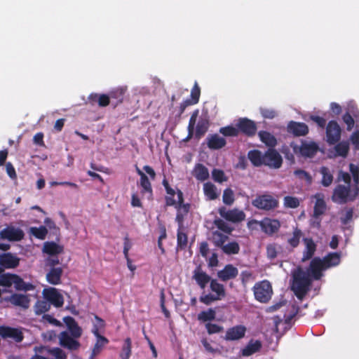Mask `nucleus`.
Masks as SVG:
<instances>
[{"mask_svg":"<svg viewBox=\"0 0 359 359\" xmlns=\"http://www.w3.org/2000/svg\"><path fill=\"white\" fill-rule=\"evenodd\" d=\"M248 157L253 165L258 167L263 165L264 155L259 150H250L248 154Z\"/></svg>","mask_w":359,"mask_h":359,"instance_id":"obj_37","label":"nucleus"},{"mask_svg":"<svg viewBox=\"0 0 359 359\" xmlns=\"http://www.w3.org/2000/svg\"><path fill=\"white\" fill-rule=\"evenodd\" d=\"M48 353L55 358V359H67L66 353L60 348H53L49 349Z\"/></svg>","mask_w":359,"mask_h":359,"instance_id":"obj_64","label":"nucleus"},{"mask_svg":"<svg viewBox=\"0 0 359 359\" xmlns=\"http://www.w3.org/2000/svg\"><path fill=\"white\" fill-rule=\"evenodd\" d=\"M287 130L295 137L305 136L309 133V127L304 123L291 121L287 124Z\"/></svg>","mask_w":359,"mask_h":359,"instance_id":"obj_16","label":"nucleus"},{"mask_svg":"<svg viewBox=\"0 0 359 359\" xmlns=\"http://www.w3.org/2000/svg\"><path fill=\"white\" fill-rule=\"evenodd\" d=\"M353 196V192L350 186L338 184L333 191L332 200L334 203L344 204L348 201H353L355 199H351Z\"/></svg>","mask_w":359,"mask_h":359,"instance_id":"obj_4","label":"nucleus"},{"mask_svg":"<svg viewBox=\"0 0 359 359\" xmlns=\"http://www.w3.org/2000/svg\"><path fill=\"white\" fill-rule=\"evenodd\" d=\"M334 149L337 156L346 157L349 151V144L346 141L338 142L334 147Z\"/></svg>","mask_w":359,"mask_h":359,"instance_id":"obj_45","label":"nucleus"},{"mask_svg":"<svg viewBox=\"0 0 359 359\" xmlns=\"http://www.w3.org/2000/svg\"><path fill=\"white\" fill-rule=\"evenodd\" d=\"M209 128V121L207 118H201L196 126L195 137L196 139H201L205 133L208 131Z\"/></svg>","mask_w":359,"mask_h":359,"instance_id":"obj_36","label":"nucleus"},{"mask_svg":"<svg viewBox=\"0 0 359 359\" xmlns=\"http://www.w3.org/2000/svg\"><path fill=\"white\" fill-rule=\"evenodd\" d=\"M194 177L201 182L209 178V171L208 168L201 163H197L193 170Z\"/></svg>","mask_w":359,"mask_h":359,"instance_id":"obj_34","label":"nucleus"},{"mask_svg":"<svg viewBox=\"0 0 359 359\" xmlns=\"http://www.w3.org/2000/svg\"><path fill=\"white\" fill-rule=\"evenodd\" d=\"M228 236L218 231L212 233V241L215 245L217 248H223L225 242L227 241Z\"/></svg>","mask_w":359,"mask_h":359,"instance_id":"obj_47","label":"nucleus"},{"mask_svg":"<svg viewBox=\"0 0 359 359\" xmlns=\"http://www.w3.org/2000/svg\"><path fill=\"white\" fill-rule=\"evenodd\" d=\"M291 289L300 300L306 296L312 284V279L301 266H298L292 273Z\"/></svg>","mask_w":359,"mask_h":359,"instance_id":"obj_1","label":"nucleus"},{"mask_svg":"<svg viewBox=\"0 0 359 359\" xmlns=\"http://www.w3.org/2000/svg\"><path fill=\"white\" fill-rule=\"evenodd\" d=\"M216 311L215 309L210 308L206 311H202L198 314L197 318L201 322L212 321L215 319Z\"/></svg>","mask_w":359,"mask_h":359,"instance_id":"obj_42","label":"nucleus"},{"mask_svg":"<svg viewBox=\"0 0 359 359\" xmlns=\"http://www.w3.org/2000/svg\"><path fill=\"white\" fill-rule=\"evenodd\" d=\"M140 186L142 188L143 193H148L150 196L152 195V188L151 182L147 175H143L140 177Z\"/></svg>","mask_w":359,"mask_h":359,"instance_id":"obj_58","label":"nucleus"},{"mask_svg":"<svg viewBox=\"0 0 359 359\" xmlns=\"http://www.w3.org/2000/svg\"><path fill=\"white\" fill-rule=\"evenodd\" d=\"M50 309V304L46 300H38L34 306L36 315L45 314Z\"/></svg>","mask_w":359,"mask_h":359,"instance_id":"obj_44","label":"nucleus"},{"mask_svg":"<svg viewBox=\"0 0 359 359\" xmlns=\"http://www.w3.org/2000/svg\"><path fill=\"white\" fill-rule=\"evenodd\" d=\"M282 163L283 158L276 149L269 148L264 154L263 165L271 168L278 169L281 167Z\"/></svg>","mask_w":359,"mask_h":359,"instance_id":"obj_7","label":"nucleus"},{"mask_svg":"<svg viewBox=\"0 0 359 359\" xmlns=\"http://www.w3.org/2000/svg\"><path fill=\"white\" fill-rule=\"evenodd\" d=\"M31 232L36 238L43 240L48 234V229L46 226H41L39 227H32L31 229Z\"/></svg>","mask_w":359,"mask_h":359,"instance_id":"obj_53","label":"nucleus"},{"mask_svg":"<svg viewBox=\"0 0 359 359\" xmlns=\"http://www.w3.org/2000/svg\"><path fill=\"white\" fill-rule=\"evenodd\" d=\"M23 231L13 226H7L0 231V237L10 241H20L24 238Z\"/></svg>","mask_w":359,"mask_h":359,"instance_id":"obj_15","label":"nucleus"},{"mask_svg":"<svg viewBox=\"0 0 359 359\" xmlns=\"http://www.w3.org/2000/svg\"><path fill=\"white\" fill-rule=\"evenodd\" d=\"M252 205L259 210L269 211L278 208L279 202L270 194H262L252 200Z\"/></svg>","mask_w":359,"mask_h":359,"instance_id":"obj_3","label":"nucleus"},{"mask_svg":"<svg viewBox=\"0 0 359 359\" xmlns=\"http://www.w3.org/2000/svg\"><path fill=\"white\" fill-rule=\"evenodd\" d=\"M0 336L4 339H13L17 343L22 341L24 339L23 333L20 329L5 325L0 326Z\"/></svg>","mask_w":359,"mask_h":359,"instance_id":"obj_13","label":"nucleus"},{"mask_svg":"<svg viewBox=\"0 0 359 359\" xmlns=\"http://www.w3.org/2000/svg\"><path fill=\"white\" fill-rule=\"evenodd\" d=\"M299 205V201L297 198L287 196L284 198V206L289 208H297Z\"/></svg>","mask_w":359,"mask_h":359,"instance_id":"obj_60","label":"nucleus"},{"mask_svg":"<svg viewBox=\"0 0 359 359\" xmlns=\"http://www.w3.org/2000/svg\"><path fill=\"white\" fill-rule=\"evenodd\" d=\"M212 180L218 183H222L227 181V177L222 170L214 168L212 171Z\"/></svg>","mask_w":359,"mask_h":359,"instance_id":"obj_56","label":"nucleus"},{"mask_svg":"<svg viewBox=\"0 0 359 359\" xmlns=\"http://www.w3.org/2000/svg\"><path fill=\"white\" fill-rule=\"evenodd\" d=\"M60 264L57 255L49 256L45 259V266L48 268H57Z\"/></svg>","mask_w":359,"mask_h":359,"instance_id":"obj_63","label":"nucleus"},{"mask_svg":"<svg viewBox=\"0 0 359 359\" xmlns=\"http://www.w3.org/2000/svg\"><path fill=\"white\" fill-rule=\"evenodd\" d=\"M291 147H292L294 154H299L304 157L311 158L316 154L318 150V146L315 142L308 143L306 142H302V144L300 146L294 143H292Z\"/></svg>","mask_w":359,"mask_h":359,"instance_id":"obj_5","label":"nucleus"},{"mask_svg":"<svg viewBox=\"0 0 359 359\" xmlns=\"http://www.w3.org/2000/svg\"><path fill=\"white\" fill-rule=\"evenodd\" d=\"M7 300L15 306H21L24 309H27L29 306V299L25 294H13Z\"/></svg>","mask_w":359,"mask_h":359,"instance_id":"obj_26","label":"nucleus"},{"mask_svg":"<svg viewBox=\"0 0 359 359\" xmlns=\"http://www.w3.org/2000/svg\"><path fill=\"white\" fill-rule=\"evenodd\" d=\"M321 260L327 269L339 265L341 261V256L338 252H330L321 259Z\"/></svg>","mask_w":359,"mask_h":359,"instance_id":"obj_28","label":"nucleus"},{"mask_svg":"<svg viewBox=\"0 0 359 359\" xmlns=\"http://www.w3.org/2000/svg\"><path fill=\"white\" fill-rule=\"evenodd\" d=\"M320 173L322 175L321 184L323 187H327L332 184L333 182V174L330 170L325 166H322L320 168Z\"/></svg>","mask_w":359,"mask_h":359,"instance_id":"obj_38","label":"nucleus"},{"mask_svg":"<svg viewBox=\"0 0 359 359\" xmlns=\"http://www.w3.org/2000/svg\"><path fill=\"white\" fill-rule=\"evenodd\" d=\"M43 295L45 299L54 306L59 308L64 304L63 296L55 287H49L43 290Z\"/></svg>","mask_w":359,"mask_h":359,"instance_id":"obj_9","label":"nucleus"},{"mask_svg":"<svg viewBox=\"0 0 359 359\" xmlns=\"http://www.w3.org/2000/svg\"><path fill=\"white\" fill-rule=\"evenodd\" d=\"M254 222L259 223L262 231L269 236H272L275 233H277L280 228V222L279 220L275 219L265 217L260 222L256 220Z\"/></svg>","mask_w":359,"mask_h":359,"instance_id":"obj_11","label":"nucleus"},{"mask_svg":"<svg viewBox=\"0 0 359 359\" xmlns=\"http://www.w3.org/2000/svg\"><path fill=\"white\" fill-rule=\"evenodd\" d=\"M294 175L299 180H305V181L309 184H311V182H312L311 175L308 172H306L304 170L297 169L294 170Z\"/></svg>","mask_w":359,"mask_h":359,"instance_id":"obj_61","label":"nucleus"},{"mask_svg":"<svg viewBox=\"0 0 359 359\" xmlns=\"http://www.w3.org/2000/svg\"><path fill=\"white\" fill-rule=\"evenodd\" d=\"M206 142L208 147L212 150L222 149L226 144V140L218 134L209 135L206 137Z\"/></svg>","mask_w":359,"mask_h":359,"instance_id":"obj_22","label":"nucleus"},{"mask_svg":"<svg viewBox=\"0 0 359 359\" xmlns=\"http://www.w3.org/2000/svg\"><path fill=\"white\" fill-rule=\"evenodd\" d=\"M220 299L217 297L215 294L209 293V294H203L199 297V301L208 306L210 305L212 303L219 301Z\"/></svg>","mask_w":359,"mask_h":359,"instance_id":"obj_59","label":"nucleus"},{"mask_svg":"<svg viewBox=\"0 0 359 359\" xmlns=\"http://www.w3.org/2000/svg\"><path fill=\"white\" fill-rule=\"evenodd\" d=\"M68 330L74 338L79 339L82 335V329L79 326L77 322L72 316H66L63 318Z\"/></svg>","mask_w":359,"mask_h":359,"instance_id":"obj_21","label":"nucleus"},{"mask_svg":"<svg viewBox=\"0 0 359 359\" xmlns=\"http://www.w3.org/2000/svg\"><path fill=\"white\" fill-rule=\"evenodd\" d=\"M105 326V323L104 320L100 318L97 316H95V320L93 322V327L92 330V332L95 336H98L100 334V330L103 329Z\"/></svg>","mask_w":359,"mask_h":359,"instance_id":"obj_55","label":"nucleus"},{"mask_svg":"<svg viewBox=\"0 0 359 359\" xmlns=\"http://www.w3.org/2000/svg\"><path fill=\"white\" fill-rule=\"evenodd\" d=\"M20 259L10 252L0 255V266L6 269H13L19 265Z\"/></svg>","mask_w":359,"mask_h":359,"instance_id":"obj_23","label":"nucleus"},{"mask_svg":"<svg viewBox=\"0 0 359 359\" xmlns=\"http://www.w3.org/2000/svg\"><path fill=\"white\" fill-rule=\"evenodd\" d=\"M262 347V344L259 340L250 339L246 346L241 350V354L244 357L252 355L258 352Z\"/></svg>","mask_w":359,"mask_h":359,"instance_id":"obj_25","label":"nucleus"},{"mask_svg":"<svg viewBox=\"0 0 359 359\" xmlns=\"http://www.w3.org/2000/svg\"><path fill=\"white\" fill-rule=\"evenodd\" d=\"M236 126L238 129V134L241 133L248 137H252L256 134L257 125L255 122L248 118H240Z\"/></svg>","mask_w":359,"mask_h":359,"instance_id":"obj_10","label":"nucleus"},{"mask_svg":"<svg viewBox=\"0 0 359 359\" xmlns=\"http://www.w3.org/2000/svg\"><path fill=\"white\" fill-rule=\"evenodd\" d=\"M210 288L217 297L220 300L224 299L226 294L223 284L219 283L217 279H212L210 283Z\"/></svg>","mask_w":359,"mask_h":359,"instance_id":"obj_30","label":"nucleus"},{"mask_svg":"<svg viewBox=\"0 0 359 359\" xmlns=\"http://www.w3.org/2000/svg\"><path fill=\"white\" fill-rule=\"evenodd\" d=\"M326 210V203L323 198H317L314 208H313V216L318 217L322 215Z\"/></svg>","mask_w":359,"mask_h":359,"instance_id":"obj_46","label":"nucleus"},{"mask_svg":"<svg viewBox=\"0 0 359 359\" xmlns=\"http://www.w3.org/2000/svg\"><path fill=\"white\" fill-rule=\"evenodd\" d=\"M201 88L197 81H195L194 85L191 90L190 98L187 99V100L189 101L193 105L196 104L199 102Z\"/></svg>","mask_w":359,"mask_h":359,"instance_id":"obj_48","label":"nucleus"},{"mask_svg":"<svg viewBox=\"0 0 359 359\" xmlns=\"http://www.w3.org/2000/svg\"><path fill=\"white\" fill-rule=\"evenodd\" d=\"M255 299L263 304L268 303L273 295L271 283L267 280L257 282L252 287Z\"/></svg>","mask_w":359,"mask_h":359,"instance_id":"obj_2","label":"nucleus"},{"mask_svg":"<svg viewBox=\"0 0 359 359\" xmlns=\"http://www.w3.org/2000/svg\"><path fill=\"white\" fill-rule=\"evenodd\" d=\"M63 252V247L55 242H46L43 246V252L49 256L57 255Z\"/></svg>","mask_w":359,"mask_h":359,"instance_id":"obj_32","label":"nucleus"},{"mask_svg":"<svg viewBox=\"0 0 359 359\" xmlns=\"http://www.w3.org/2000/svg\"><path fill=\"white\" fill-rule=\"evenodd\" d=\"M246 332V327L243 325H236L229 328L224 339L226 341H236L244 337Z\"/></svg>","mask_w":359,"mask_h":359,"instance_id":"obj_19","label":"nucleus"},{"mask_svg":"<svg viewBox=\"0 0 359 359\" xmlns=\"http://www.w3.org/2000/svg\"><path fill=\"white\" fill-rule=\"evenodd\" d=\"M46 278L48 283L57 285L61 283V278L63 274V269L61 266L57 268H48Z\"/></svg>","mask_w":359,"mask_h":359,"instance_id":"obj_20","label":"nucleus"},{"mask_svg":"<svg viewBox=\"0 0 359 359\" xmlns=\"http://www.w3.org/2000/svg\"><path fill=\"white\" fill-rule=\"evenodd\" d=\"M15 274L1 273L0 274V285L4 287H11L13 284V280Z\"/></svg>","mask_w":359,"mask_h":359,"instance_id":"obj_54","label":"nucleus"},{"mask_svg":"<svg viewBox=\"0 0 359 359\" xmlns=\"http://www.w3.org/2000/svg\"><path fill=\"white\" fill-rule=\"evenodd\" d=\"M302 236V231L296 227L292 232V236L288 239L287 242L291 247L296 248L299 245Z\"/></svg>","mask_w":359,"mask_h":359,"instance_id":"obj_51","label":"nucleus"},{"mask_svg":"<svg viewBox=\"0 0 359 359\" xmlns=\"http://www.w3.org/2000/svg\"><path fill=\"white\" fill-rule=\"evenodd\" d=\"M126 91V88L121 87L115 88L109 92V98L112 100L115 107L123 102Z\"/></svg>","mask_w":359,"mask_h":359,"instance_id":"obj_33","label":"nucleus"},{"mask_svg":"<svg viewBox=\"0 0 359 359\" xmlns=\"http://www.w3.org/2000/svg\"><path fill=\"white\" fill-rule=\"evenodd\" d=\"M193 279L196 281L197 285L201 288L205 289L208 283H210L211 277L203 271L201 266H198L193 272Z\"/></svg>","mask_w":359,"mask_h":359,"instance_id":"obj_18","label":"nucleus"},{"mask_svg":"<svg viewBox=\"0 0 359 359\" xmlns=\"http://www.w3.org/2000/svg\"><path fill=\"white\" fill-rule=\"evenodd\" d=\"M238 275V269L233 264H226L223 269L217 273V278L223 282L234 279Z\"/></svg>","mask_w":359,"mask_h":359,"instance_id":"obj_17","label":"nucleus"},{"mask_svg":"<svg viewBox=\"0 0 359 359\" xmlns=\"http://www.w3.org/2000/svg\"><path fill=\"white\" fill-rule=\"evenodd\" d=\"M349 170L352 174L353 180L355 184L353 188V196L351 199H355L359 194V166L355 165L353 163H350Z\"/></svg>","mask_w":359,"mask_h":359,"instance_id":"obj_31","label":"nucleus"},{"mask_svg":"<svg viewBox=\"0 0 359 359\" xmlns=\"http://www.w3.org/2000/svg\"><path fill=\"white\" fill-rule=\"evenodd\" d=\"M341 128L336 121H330L326 127V141L330 145L337 144L341 139Z\"/></svg>","mask_w":359,"mask_h":359,"instance_id":"obj_6","label":"nucleus"},{"mask_svg":"<svg viewBox=\"0 0 359 359\" xmlns=\"http://www.w3.org/2000/svg\"><path fill=\"white\" fill-rule=\"evenodd\" d=\"M203 191L205 196L209 200H215L219 196L217 187L211 182H206L203 184Z\"/></svg>","mask_w":359,"mask_h":359,"instance_id":"obj_39","label":"nucleus"},{"mask_svg":"<svg viewBox=\"0 0 359 359\" xmlns=\"http://www.w3.org/2000/svg\"><path fill=\"white\" fill-rule=\"evenodd\" d=\"M177 248L181 250H184L187 246V235L182 231V229H177Z\"/></svg>","mask_w":359,"mask_h":359,"instance_id":"obj_49","label":"nucleus"},{"mask_svg":"<svg viewBox=\"0 0 359 359\" xmlns=\"http://www.w3.org/2000/svg\"><path fill=\"white\" fill-rule=\"evenodd\" d=\"M95 337L97 340L91 352V359L97 355L102 351L103 347L109 343V340L101 334Z\"/></svg>","mask_w":359,"mask_h":359,"instance_id":"obj_35","label":"nucleus"},{"mask_svg":"<svg viewBox=\"0 0 359 359\" xmlns=\"http://www.w3.org/2000/svg\"><path fill=\"white\" fill-rule=\"evenodd\" d=\"M13 282L15 288L17 290H22L26 292L34 289V285L32 283H25L22 278H21L19 276L16 274L15 275V278Z\"/></svg>","mask_w":359,"mask_h":359,"instance_id":"obj_41","label":"nucleus"},{"mask_svg":"<svg viewBox=\"0 0 359 359\" xmlns=\"http://www.w3.org/2000/svg\"><path fill=\"white\" fill-rule=\"evenodd\" d=\"M260 140L269 147H273L276 145L277 141L276 137L270 133L261 130L258 133Z\"/></svg>","mask_w":359,"mask_h":359,"instance_id":"obj_40","label":"nucleus"},{"mask_svg":"<svg viewBox=\"0 0 359 359\" xmlns=\"http://www.w3.org/2000/svg\"><path fill=\"white\" fill-rule=\"evenodd\" d=\"M59 341L62 347L70 351H76L79 348L81 344L76 338H74L67 331L60 332L59 335Z\"/></svg>","mask_w":359,"mask_h":359,"instance_id":"obj_14","label":"nucleus"},{"mask_svg":"<svg viewBox=\"0 0 359 359\" xmlns=\"http://www.w3.org/2000/svg\"><path fill=\"white\" fill-rule=\"evenodd\" d=\"M324 270H326V268L321 259L320 257H315L311 261L306 272L309 274L311 279L318 280L323 276V271Z\"/></svg>","mask_w":359,"mask_h":359,"instance_id":"obj_8","label":"nucleus"},{"mask_svg":"<svg viewBox=\"0 0 359 359\" xmlns=\"http://www.w3.org/2000/svg\"><path fill=\"white\" fill-rule=\"evenodd\" d=\"M162 184L164 187L166 194L168 196L165 197V206H171L176 204V200H175L174 196L175 194H177V191H175L174 189H172L168 180L164 178L162 182Z\"/></svg>","mask_w":359,"mask_h":359,"instance_id":"obj_29","label":"nucleus"},{"mask_svg":"<svg viewBox=\"0 0 359 359\" xmlns=\"http://www.w3.org/2000/svg\"><path fill=\"white\" fill-rule=\"evenodd\" d=\"M177 201L173 206L176 208L177 212L187 215L189 212L190 204L184 203V196L181 190L177 191Z\"/></svg>","mask_w":359,"mask_h":359,"instance_id":"obj_27","label":"nucleus"},{"mask_svg":"<svg viewBox=\"0 0 359 359\" xmlns=\"http://www.w3.org/2000/svg\"><path fill=\"white\" fill-rule=\"evenodd\" d=\"M223 203L227 205H231L234 202V194L231 189L226 188L223 191Z\"/></svg>","mask_w":359,"mask_h":359,"instance_id":"obj_57","label":"nucleus"},{"mask_svg":"<svg viewBox=\"0 0 359 359\" xmlns=\"http://www.w3.org/2000/svg\"><path fill=\"white\" fill-rule=\"evenodd\" d=\"M222 251L226 255H236L240 251V246L236 241L230 242L223 246Z\"/></svg>","mask_w":359,"mask_h":359,"instance_id":"obj_50","label":"nucleus"},{"mask_svg":"<svg viewBox=\"0 0 359 359\" xmlns=\"http://www.w3.org/2000/svg\"><path fill=\"white\" fill-rule=\"evenodd\" d=\"M305 249L303 252L302 262H306L311 259L316 250V245L311 238H304Z\"/></svg>","mask_w":359,"mask_h":359,"instance_id":"obj_24","label":"nucleus"},{"mask_svg":"<svg viewBox=\"0 0 359 359\" xmlns=\"http://www.w3.org/2000/svg\"><path fill=\"white\" fill-rule=\"evenodd\" d=\"M214 224L221 231L226 233H231L233 229L231 228L226 222L222 219H217L214 221Z\"/></svg>","mask_w":359,"mask_h":359,"instance_id":"obj_62","label":"nucleus"},{"mask_svg":"<svg viewBox=\"0 0 359 359\" xmlns=\"http://www.w3.org/2000/svg\"><path fill=\"white\" fill-rule=\"evenodd\" d=\"M219 133L226 137H237L238 134V129L237 126H228L222 127L219 129Z\"/></svg>","mask_w":359,"mask_h":359,"instance_id":"obj_52","label":"nucleus"},{"mask_svg":"<svg viewBox=\"0 0 359 359\" xmlns=\"http://www.w3.org/2000/svg\"><path fill=\"white\" fill-rule=\"evenodd\" d=\"M132 353V341L130 337L124 340L121 352L120 353L121 359H129Z\"/></svg>","mask_w":359,"mask_h":359,"instance_id":"obj_43","label":"nucleus"},{"mask_svg":"<svg viewBox=\"0 0 359 359\" xmlns=\"http://www.w3.org/2000/svg\"><path fill=\"white\" fill-rule=\"evenodd\" d=\"M218 212L222 217L233 223L241 222L245 218L244 212L238 209L227 210L226 208L222 207L219 209Z\"/></svg>","mask_w":359,"mask_h":359,"instance_id":"obj_12","label":"nucleus"}]
</instances>
